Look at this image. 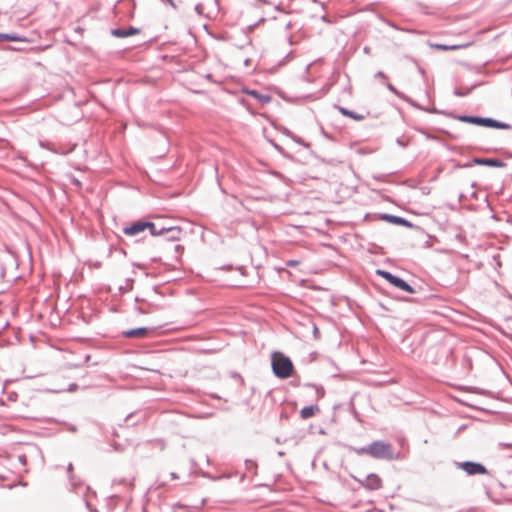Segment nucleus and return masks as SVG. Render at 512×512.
Segmentation results:
<instances>
[{
  "mask_svg": "<svg viewBox=\"0 0 512 512\" xmlns=\"http://www.w3.org/2000/svg\"><path fill=\"white\" fill-rule=\"evenodd\" d=\"M454 119L480 126V127H486V128H492V129H500V130H510L512 129V126L509 123L494 119L492 117H482L479 115H468V114H458L453 116Z\"/></svg>",
  "mask_w": 512,
  "mask_h": 512,
  "instance_id": "obj_1",
  "label": "nucleus"
},
{
  "mask_svg": "<svg viewBox=\"0 0 512 512\" xmlns=\"http://www.w3.org/2000/svg\"><path fill=\"white\" fill-rule=\"evenodd\" d=\"M273 374L279 379H287L292 375L294 364L284 353L276 351L271 356Z\"/></svg>",
  "mask_w": 512,
  "mask_h": 512,
  "instance_id": "obj_2",
  "label": "nucleus"
},
{
  "mask_svg": "<svg viewBox=\"0 0 512 512\" xmlns=\"http://www.w3.org/2000/svg\"><path fill=\"white\" fill-rule=\"evenodd\" d=\"M370 456L375 459L388 461L399 460L401 458L400 452H395L392 444L382 440H375L370 443Z\"/></svg>",
  "mask_w": 512,
  "mask_h": 512,
  "instance_id": "obj_3",
  "label": "nucleus"
},
{
  "mask_svg": "<svg viewBox=\"0 0 512 512\" xmlns=\"http://www.w3.org/2000/svg\"><path fill=\"white\" fill-rule=\"evenodd\" d=\"M376 274L383 279H385L392 287L404 291L409 294L417 293V288L414 285H411L403 278L391 273L390 271L377 269Z\"/></svg>",
  "mask_w": 512,
  "mask_h": 512,
  "instance_id": "obj_4",
  "label": "nucleus"
},
{
  "mask_svg": "<svg viewBox=\"0 0 512 512\" xmlns=\"http://www.w3.org/2000/svg\"><path fill=\"white\" fill-rule=\"evenodd\" d=\"M455 466L458 469L463 470L468 476L489 474V471L486 468V466L480 462H475V461L455 462Z\"/></svg>",
  "mask_w": 512,
  "mask_h": 512,
  "instance_id": "obj_5",
  "label": "nucleus"
},
{
  "mask_svg": "<svg viewBox=\"0 0 512 512\" xmlns=\"http://www.w3.org/2000/svg\"><path fill=\"white\" fill-rule=\"evenodd\" d=\"M472 165H478V166H488V167H495V168H504L507 166V164L497 158H481V157H473L471 162L464 163L460 165L462 168H470Z\"/></svg>",
  "mask_w": 512,
  "mask_h": 512,
  "instance_id": "obj_6",
  "label": "nucleus"
},
{
  "mask_svg": "<svg viewBox=\"0 0 512 512\" xmlns=\"http://www.w3.org/2000/svg\"><path fill=\"white\" fill-rule=\"evenodd\" d=\"M361 486L370 491L379 490L382 488V479L376 473H370L366 475L364 479L353 477Z\"/></svg>",
  "mask_w": 512,
  "mask_h": 512,
  "instance_id": "obj_7",
  "label": "nucleus"
},
{
  "mask_svg": "<svg viewBox=\"0 0 512 512\" xmlns=\"http://www.w3.org/2000/svg\"><path fill=\"white\" fill-rule=\"evenodd\" d=\"M378 219L383 220V221L393 224V225L403 226V227H406L409 229L418 228L415 224H413L411 221L407 220L406 218L398 216V215H394V214L380 213V214H378Z\"/></svg>",
  "mask_w": 512,
  "mask_h": 512,
  "instance_id": "obj_8",
  "label": "nucleus"
},
{
  "mask_svg": "<svg viewBox=\"0 0 512 512\" xmlns=\"http://www.w3.org/2000/svg\"><path fill=\"white\" fill-rule=\"evenodd\" d=\"M148 224L144 219H138L131 222L123 228V233L127 236H136L147 229Z\"/></svg>",
  "mask_w": 512,
  "mask_h": 512,
  "instance_id": "obj_9",
  "label": "nucleus"
},
{
  "mask_svg": "<svg viewBox=\"0 0 512 512\" xmlns=\"http://www.w3.org/2000/svg\"><path fill=\"white\" fill-rule=\"evenodd\" d=\"M154 330H155V328H153V327H136V328L122 331L121 335L124 338L143 339V338L147 337L148 334L153 332Z\"/></svg>",
  "mask_w": 512,
  "mask_h": 512,
  "instance_id": "obj_10",
  "label": "nucleus"
},
{
  "mask_svg": "<svg viewBox=\"0 0 512 512\" xmlns=\"http://www.w3.org/2000/svg\"><path fill=\"white\" fill-rule=\"evenodd\" d=\"M140 32H141V30L139 28L134 27L132 25L125 27V28L124 27H116V28H112L110 30L111 35L116 38H127L130 36L139 34Z\"/></svg>",
  "mask_w": 512,
  "mask_h": 512,
  "instance_id": "obj_11",
  "label": "nucleus"
},
{
  "mask_svg": "<svg viewBox=\"0 0 512 512\" xmlns=\"http://www.w3.org/2000/svg\"><path fill=\"white\" fill-rule=\"evenodd\" d=\"M243 92L256 99L261 105L268 104L272 101L271 95L262 94L256 89H244Z\"/></svg>",
  "mask_w": 512,
  "mask_h": 512,
  "instance_id": "obj_12",
  "label": "nucleus"
},
{
  "mask_svg": "<svg viewBox=\"0 0 512 512\" xmlns=\"http://www.w3.org/2000/svg\"><path fill=\"white\" fill-rule=\"evenodd\" d=\"M165 240L169 242L179 241L183 234V229L180 226L165 227Z\"/></svg>",
  "mask_w": 512,
  "mask_h": 512,
  "instance_id": "obj_13",
  "label": "nucleus"
},
{
  "mask_svg": "<svg viewBox=\"0 0 512 512\" xmlns=\"http://www.w3.org/2000/svg\"><path fill=\"white\" fill-rule=\"evenodd\" d=\"M0 42H28L26 36L17 33H3L0 32Z\"/></svg>",
  "mask_w": 512,
  "mask_h": 512,
  "instance_id": "obj_14",
  "label": "nucleus"
},
{
  "mask_svg": "<svg viewBox=\"0 0 512 512\" xmlns=\"http://www.w3.org/2000/svg\"><path fill=\"white\" fill-rule=\"evenodd\" d=\"M335 108L345 117L351 118L355 121H362L365 117L362 114H359L353 110H350L346 107L335 105Z\"/></svg>",
  "mask_w": 512,
  "mask_h": 512,
  "instance_id": "obj_15",
  "label": "nucleus"
},
{
  "mask_svg": "<svg viewBox=\"0 0 512 512\" xmlns=\"http://www.w3.org/2000/svg\"><path fill=\"white\" fill-rule=\"evenodd\" d=\"M319 411H320V409L317 404L307 405V406H304L300 410V417L302 419H309V418L314 417L316 415V413Z\"/></svg>",
  "mask_w": 512,
  "mask_h": 512,
  "instance_id": "obj_16",
  "label": "nucleus"
},
{
  "mask_svg": "<svg viewBox=\"0 0 512 512\" xmlns=\"http://www.w3.org/2000/svg\"><path fill=\"white\" fill-rule=\"evenodd\" d=\"M146 223L148 224L147 229L149 230L151 236H164L166 231L164 226H159V224L148 220H146Z\"/></svg>",
  "mask_w": 512,
  "mask_h": 512,
  "instance_id": "obj_17",
  "label": "nucleus"
},
{
  "mask_svg": "<svg viewBox=\"0 0 512 512\" xmlns=\"http://www.w3.org/2000/svg\"><path fill=\"white\" fill-rule=\"evenodd\" d=\"M429 45L431 48L436 49V50H441V51H454V50H458V49L468 46V44L446 45V44H439V43H429Z\"/></svg>",
  "mask_w": 512,
  "mask_h": 512,
  "instance_id": "obj_18",
  "label": "nucleus"
},
{
  "mask_svg": "<svg viewBox=\"0 0 512 512\" xmlns=\"http://www.w3.org/2000/svg\"><path fill=\"white\" fill-rule=\"evenodd\" d=\"M483 84V82H477L473 85H471L470 87H468L467 89H462V88H459V87H456L453 91V94L457 97H464V96H467L468 94H470L474 89L480 87L481 85Z\"/></svg>",
  "mask_w": 512,
  "mask_h": 512,
  "instance_id": "obj_19",
  "label": "nucleus"
},
{
  "mask_svg": "<svg viewBox=\"0 0 512 512\" xmlns=\"http://www.w3.org/2000/svg\"><path fill=\"white\" fill-rule=\"evenodd\" d=\"M245 466L246 470L250 472L253 476L257 475L258 464L256 461L252 459H246Z\"/></svg>",
  "mask_w": 512,
  "mask_h": 512,
  "instance_id": "obj_20",
  "label": "nucleus"
},
{
  "mask_svg": "<svg viewBox=\"0 0 512 512\" xmlns=\"http://www.w3.org/2000/svg\"><path fill=\"white\" fill-rule=\"evenodd\" d=\"M385 86L387 87V89L392 92L394 95H396L398 98L402 99V100H405V101H408L409 99L402 93L400 92L393 84H391L390 82H386Z\"/></svg>",
  "mask_w": 512,
  "mask_h": 512,
  "instance_id": "obj_21",
  "label": "nucleus"
},
{
  "mask_svg": "<svg viewBox=\"0 0 512 512\" xmlns=\"http://www.w3.org/2000/svg\"><path fill=\"white\" fill-rule=\"evenodd\" d=\"M295 143L303 146L304 148H310L311 144L309 142H306L303 138L299 137L296 134H292V137H290Z\"/></svg>",
  "mask_w": 512,
  "mask_h": 512,
  "instance_id": "obj_22",
  "label": "nucleus"
},
{
  "mask_svg": "<svg viewBox=\"0 0 512 512\" xmlns=\"http://www.w3.org/2000/svg\"><path fill=\"white\" fill-rule=\"evenodd\" d=\"M269 142L277 152H279L286 158H290V155L285 151V149L281 145L277 144L274 140H269Z\"/></svg>",
  "mask_w": 512,
  "mask_h": 512,
  "instance_id": "obj_23",
  "label": "nucleus"
},
{
  "mask_svg": "<svg viewBox=\"0 0 512 512\" xmlns=\"http://www.w3.org/2000/svg\"><path fill=\"white\" fill-rule=\"evenodd\" d=\"M350 449L353 450L358 455H363V454L370 455V444L367 446L360 447V448L350 447Z\"/></svg>",
  "mask_w": 512,
  "mask_h": 512,
  "instance_id": "obj_24",
  "label": "nucleus"
},
{
  "mask_svg": "<svg viewBox=\"0 0 512 512\" xmlns=\"http://www.w3.org/2000/svg\"><path fill=\"white\" fill-rule=\"evenodd\" d=\"M307 387H315L318 398H322L325 395V390L322 386H316L314 384H306Z\"/></svg>",
  "mask_w": 512,
  "mask_h": 512,
  "instance_id": "obj_25",
  "label": "nucleus"
},
{
  "mask_svg": "<svg viewBox=\"0 0 512 512\" xmlns=\"http://www.w3.org/2000/svg\"><path fill=\"white\" fill-rule=\"evenodd\" d=\"M276 129L287 137H292L293 132L283 125L276 126Z\"/></svg>",
  "mask_w": 512,
  "mask_h": 512,
  "instance_id": "obj_26",
  "label": "nucleus"
},
{
  "mask_svg": "<svg viewBox=\"0 0 512 512\" xmlns=\"http://www.w3.org/2000/svg\"><path fill=\"white\" fill-rule=\"evenodd\" d=\"M258 25H259V22H255L253 24L248 25L243 31L246 34H249V33L253 32Z\"/></svg>",
  "mask_w": 512,
  "mask_h": 512,
  "instance_id": "obj_27",
  "label": "nucleus"
},
{
  "mask_svg": "<svg viewBox=\"0 0 512 512\" xmlns=\"http://www.w3.org/2000/svg\"><path fill=\"white\" fill-rule=\"evenodd\" d=\"M416 130H417L419 133H421L422 135H424L427 139H432V140H434V139H435V137H434V136H432L431 134H429V133H428L427 131H425V129H423V128H418V129H416Z\"/></svg>",
  "mask_w": 512,
  "mask_h": 512,
  "instance_id": "obj_28",
  "label": "nucleus"
},
{
  "mask_svg": "<svg viewBox=\"0 0 512 512\" xmlns=\"http://www.w3.org/2000/svg\"><path fill=\"white\" fill-rule=\"evenodd\" d=\"M73 32L79 36H82L83 32H84V28L81 27V26H76L74 29H73Z\"/></svg>",
  "mask_w": 512,
  "mask_h": 512,
  "instance_id": "obj_29",
  "label": "nucleus"
},
{
  "mask_svg": "<svg viewBox=\"0 0 512 512\" xmlns=\"http://www.w3.org/2000/svg\"><path fill=\"white\" fill-rule=\"evenodd\" d=\"M135 311H136L137 313H139V314H148V313H149V311H148V310L144 309V308H143V307H141V306H137V307H135Z\"/></svg>",
  "mask_w": 512,
  "mask_h": 512,
  "instance_id": "obj_30",
  "label": "nucleus"
},
{
  "mask_svg": "<svg viewBox=\"0 0 512 512\" xmlns=\"http://www.w3.org/2000/svg\"><path fill=\"white\" fill-rule=\"evenodd\" d=\"M73 464L69 463L67 466V474L70 480H72Z\"/></svg>",
  "mask_w": 512,
  "mask_h": 512,
  "instance_id": "obj_31",
  "label": "nucleus"
},
{
  "mask_svg": "<svg viewBox=\"0 0 512 512\" xmlns=\"http://www.w3.org/2000/svg\"><path fill=\"white\" fill-rule=\"evenodd\" d=\"M396 144L403 147V148H406L407 147V142H405L404 140H402L401 138H397L396 139Z\"/></svg>",
  "mask_w": 512,
  "mask_h": 512,
  "instance_id": "obj_32",
  "label": "nucleus"
},
{
  "mask_svg": "<svg viewBox=\"0 0 512 512\" xmlns=\"http://www.w3.org/2000/svg\"><path fill=\"white\" fill-rule=\"evenodd\" d=\"M313 336L315 339H318L320 336L319 329L315 324L313 325Z\"/></svg>",
  "mask_w": 512,
  "mask_h": 512,
  "instance_id": "obj_33",
  "label": "nucleus"
},
{
  "mask_svg": "<svg viewBox=\"0 0 512 512\" xmlns=\"http://www.w3.org/2000/svg\"><path fill=\"white\" fill-rule=\"evenodd\" d=\"M202 10H203L202 4L199 3V4H197L195 6V11H196L197 14L201 15L202 14Z\"/></svg>",
  "mask_w": 512,
  "mask_h": 512,
  "instance_id": "obj_34",
  "label": "nucleus"
},
{
  "mask_svg": "<svg viewBox=\"0 0 512 512\" xmlns=\"http://www.w3.org/2000/svg\"><path fill=\"white\" fill-rule=\"evenodd\" d=\"M375 77L376 78H382V79H386L387 78L386 74L384 72H382V71L376 72Z\"/></svg>",
  "mask_w": 512,
  "mask_h": 512,
  "instance_id": "obj_35",
  "label": "nucleus"
},
{
  "mask_svg": "<svg viewBox=\"0 0 512 512\" xmlns=\"http://www.w3.org/2000/svg\"><path fill=\"white\" fill-rule=\"evenodd\" d=\"M499 447L501 448H512V443L500 442Z\"/></svg>",
  "mask_w": 512,
  "mask_h": 512,
  "instance_id": "obj_36",
  "label": "nucleus"
},
{
  "mask_svg": "<svg viewBox=\"0 0 512 512\" xmlns=\"http://www.w3.org/2000/svg\"><path fill=\"white\" fill-rule=\"evenodd\" d=\"M78 388V385L75 383H72L69 385L68 391L73 392Z\"/></svg>",
  "mask_w": 512,
  "mask_h": 512,
  "instance_id": "obj_37",
  "label": "nucleus"
},
{
  "mask_svg": "<svg viewBox=\"0 0 512 512\" xmlns=\"http://www.w3.org/2000/svg\"><path fill=\"white\" fill-rule=\"evenodd\" d=\"M162 2H166L169 5H171L174 9L177 8L176 4L174 3V0H161Z\"/></svg>",
  "mask_w": 512,
  "mask_h": 512,
  "instance_id": "obj_38",
  "label": "nucleus"
},
{
  "mask_svg": "<svg viewBox=\"0 0 512 512\" xmlns=\"http://www.w3.org/2000/svg\"><path fill=\"white\" fill-rule=\"evenodd\" d=\"M187 507L182 506L181 504H176L173 506L174 512H177V509H186Z\"/></svg>",
  "mask_w": 512,
  "mask_h": 512,
  "instance_id": "obj_39",
  "label": "nucleus"
},
{
  "mask_svg": "<svg viewBox=\"0 0 512 512\" xmlns=\"http://www.w3.org/2000/svg\"><path fill=\"white\" fill-rule=\"evenodd\" d=\"M349 407H350L351 413H354L356 411L353 399L350 401Z\"/></svg>",
  "mask_w": 512,
  "mask_h": 512,
  "instance_id": "obj_40",
  "label": "nucleus"
},
{
  "mask_svg": "<svg viewBox=\"0 0 512 512\" xmlns=\"http://www.w3.org/2000/svg\"><path fill=\"white\" fill-rule=\"evenodd\" d=\"M183 250H184V247H183L182 245H176V246H175V251H176L177 253H180V252H182Z\"/></svg>",
  "mask_w": 512,
  "mask_h": 512,
  "instance_id": "obj_41",
  "label": "nucleus"
},
{
  "mask_svg": "<svg viewBox=\"0 0 512 512\" xmlns=\"http://www.w3.org/2000/svg\"><path fill=\"white\" fill-rule=\"evenodd\" d=\"M114 482H117L119 484H126L127 483V479L126 478H120L118 480H114Z\"/></svg>",
  "mask_w": 512,
  "mask_h": 512,
  "instance_id": "obj_42",
  "label": "nucleus"
},
{
  "mask_svg": "<svg viewBox=\"0 0 512 512\" xmlns=\"http://www.w3.org/2000/svg\"><path fill=\"white\" fill-rule=\"evenodd\" d=\"M386 23H387L390 27H392V28H394V29H396V30H398V29H399V28L397 27V25H396V24H394L393 22H391V21H389V20H387V21H386Z\"/></svg>",
  "mask_w": 512,
  "mask_h": 512,
  "instance_id": "obj_43",
  "label": "nucleus"
},
{
  "mask_svg": "<svg viewBox=\"0 0 512 512\" xmlns=\"http://www.w3.org/2000/svg\"><path fill=\"white\" fill-rule=\"evenodd\" d=\"M321 133H322V135H323V136H325L326 138L331 139V137L329 136V134H328V133H327L323 128H321Z\"/></svg>",
  "mask_w": 512,
  "mask_h": 512,
  "instance_id": "obj_44",
  "label": "nucleus"
},
{
  "mask_svg": "<svg viewBox=\"0 0 512 512\" xmlns=\"http://www.w3.org/2000/svg\"><path fill=\"white\" fill-rule=\"evenodd\" d=\"M321 20H322V21H324V22H326V23H330V20H329V18H328V16H327V15H323V16L321 17Z\"/></svg>",
  "mask_w": 512,
  "mask_h": 512,
  "instance_id": "obj_45",
  "label": "nucleus"
},
{
  "mask_svg": "<svg viewBox=\"0 0 512 512\" xmlns=\"http://www.w3.org/2000/svg\"><path fill=\"white\" fill-rule=\"evenodd\" d=\"M170 476H171V479H173V480H175V479H178V478H179L178 474H177V473H175V472H172V473L170 474Z\"/></svg>",
  "mask_w": 512,
  "mask_h": 512,
  "instance_id": "obj_46",
  "label": "nucleus"
},
{
  "mask_svg": "<svg viewBox=\"0 0 512 512\" xmlns=\"http://www.w3.org/2000/svg\"><path fill=\"white\" fill-rule=\"evenodd\" d=\"M205 78H206L207 80H209V81H212V79H213V75H212L211 73H208V74H206V75H205Z\"/></svg>",
  "mask_w": 512,
  "mask_h": 512,
  "instance_id": "obj_47",
  "label": "nucleus"
},
{
  "mask_svg": "<svg viewBox=\"0 0 512 512\" xmlns=\"http://www.w3.org/2000/svg\"><path fill=\"white\" fill-rule=\"evenodd\" d=\"M69 431L76 432L77 431V427L75 425H70Z\"/></svg>",
  "mask_w": 512,
  "mask_h": 512,
  "instance_id": "obj_48",
  "label": "nucleus"
},
{
  "mask_svg": "<svg viewBox=\"0 0 512 512\" xmlns=\"http://www.w3.org/2000/svg\"><path fill=\"white\" fill-rule=\"evenodd\" d=\"M152 290H153L154 293L160 294L158 286H153Z\"/></svg>",
  "mask_w": 512,
  "mask_h": 512,
  "instance_id": "obj_49",
  "label": "nucleus"
},
{
  "mask_svg": "<svg viewBox=\"0 0 512 512\" xmlns=\"http://www.w3.org/2000/svg\"><path fill=\"white\" fill-rule=\"evenodd\" d=\"M354 418L357 419L358 421L360 420L359 419V413L357 411H355L354 413H352Z\"/></svg>",
  "mask_w": 512,
  "mask_h": 512,
  "instance_id": "obj_50",
  "label": "nucleus"
},
{
  "mask_svg": "<svg viewBox=\"0 0 512 512\" xmlns=\"http://www.w3.org/2000/svg\"><path fill=\"white\" fill-rule=\"evenodd\" d=\"M132 417H133V413L128 414L127 417L125 418V421L128 422Z\"/></svg>",
  "mask_w": 512,
  "mask_h": 512,
  "instance_id": "obj_51",
  "label": "nucleus"
},
{
  "mask_svg": "<svg viewBox=\"0 0 512 512\" xmlns=\"http://www.w3.org/2000/svg\"><path fill=\"white\" fill-rule=\"evenodd\" d=\"M418 71L422 75L425 73V70L422 67H420V66H418Z\"/></svg>",
  "mask_w": 512,
  "mask_h": 512,
  "instance_id": "obj_52",
  "label": "nucleus"
},
{
  "mask_svg": "<svg viewBox=\"0 0 512 512\" xmlns=\"http://www.w3.org/2000/svg\"><path fill=\"white\" fill-rule=\"evenodd\" d=\"M135 301L136 302H146L144 299L140 298V297H136L135 298Z\"/></svg>",
  "mask_w": 512,
  "mask_h": 512,
  "instance_id": "obj_53",
  "label": "nucleus"
},
{
  "mask_svg": "<svg viewBox=\"0 0 512 512\" xmlns=\"http://www.w3.org/2000/svg\"><path fill=\"white\" fill-rule=\"evenodd\" d=\"M222 269L223 270H229V269H232V266L231 265L223 266Z\"/></svg>",
  "mask_w": 512,
  "mask_h": 512,
  "instance_id": "obj_54",
  "label": "nucleus"
},
{
  "mask_svg": "<svg viewBox=\"0 0 512 512\" xmlns=\"http://www.w3.org/2000/svg\"><path fill=\"white\" fill-rule=\"evenodd\" d=\"M295 264H296V261H294V260H291V261L288 262L289 266H294Z\"/></svg>",
  "mask_w": 512,
  "mask_h": 512,
  "instance_id": "obj_55",
  "label": "nucleus"
},
{
  "mask_svg": "<svg viewBox=\"0 0 512 512\" xmlns=\"http://www.w3.org/2000/svg\"><path fill=\"white\" fill-rule=\"evenodd\" d=\"M244 64H245L246 66H248V65L250 64V59H246V60L244 61Z\"/></svg>",
  "mask_w": 512,
  "mask_h": 512,
  "instance_id": "obj_56",
  "label": "nucleus"
},
{
  "mask_svg": "<svg viewBox=\"0 0 512 512\" xmlns=\"http://www.w3.org/2000/svg\"><path fill=\"white\" fill-rule=\"evenodd\" d=\"M73 183H74V184H76V185H80V181H79V180H77V179H74V180H73Z\"/></svg>",
  "mask_w": 512,
  "mask_h": 512,
  "instance_id": "obj_57",
  "label": "nucleus"
},
{
  "mask_svg": "<svg viewBox=\"0 0 512 512\" xmlns=\"http://www.w3.org/2000/svg\"><path fill=\"white\" fill-rule=\"evenodd\" d=\"M463 198H464V194H463V193H461V194L459 195V201L461 202V201L463 200Z\"/></svg>",
  "mask_w": 512,
  "mask_h": 512,
  "instance_id": "obj_58",
  "label": "nucleus"
},
{
  "mask_svg": "<svg viewBox=\"0 0 512 512\" xmlns=\"http://www.w3.org/2000/svg\"><path fill=\"white\" fill-rule=\"evenodd\" d=\"M147 304H148V306L154 307V308H156V309H158V308H159L158 306L153 305L152 303H147Z\"/></svg>",
  "mask_w": 512,
  "mask_h": 512,
  "instance_id": "obj_59",
  "label": "nucleus"
},
{
  "mask_svg": "<svg viewBox=\"0 0 512 512\" xmlns=\"http://www.w3.org/2000/svg\"><path fill=\"white\" fill-rule=\"evenodd\" d=\"M264 21H265V18H264V17H262V18H260L257 22H259V24H260V23H262V22H264Z\"/></svg>",
  "mask_w": 512,
  "mask_h": 512,
  "instance_id": "obj_60",
  "label": "nucleus"
},
{
  "mask_svg": "<svg viewBox=\"0 0 512 512\" xmlns=\"http://www.w3.org/2000/svg\"><path fill=\"white\" fill-rule=\"evenodd\" d=\"M245 477H246V474H243V475L241 476V478H240V481H241V482H243V481H244V479H245Z\"/></svg>",
  "mask_w": 512,
  "mask_h": 512,
  "instance_id": "obj_61",
  "label": "nucleus"
},
{
  "mask_svg": "<svg viewBox=\"0 0 512 512\" xmlns=\"http://www.w3.org/2000/svg\"><path fill=\"white\" fill-rule=\"evenodd\" d=\"M25 458H26L25 455H22V456L19 457V460L23 461Z\"/></svg>",
  "mask_w": 512,
  "mask_h": 512,
  "instance_id": "obj_62",
  "label": "nucleus"
},
{
  "mask_svg": "<svg viewBox=\"0 0 512 512\" xmlns=\"http://www.w3.org/2000/svg\"><path fill=\"white\" fill-rule=\"evenodd\" d=\"M87 507H88L92 512H97V510H96V509H95V510H92V509L90 508V504H89V503H87Z\"/></svg>",
  "mask_w": 512,
  "mask_h": 512,
  "instance_id": "obj_63",
  "label": "nucleus"
},
{
  "mask_svg": "<svg viewBox=\"0 0 512 512\" xmlns=\"http://www.w3.org/2000/svg\"><path fill=\"white\" fill-rule=\"evenodd\" d=\"M90 358H91V356H90V355H87V356L85 357V360H86V361H89V360H90Z\"/></svg>",
  "mask_w": 512,
  "mask_h": 512,
  "instance_id": "obj_64",
  "label": "nucleus"
}]
</instances>
